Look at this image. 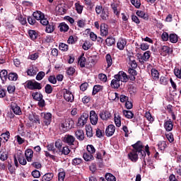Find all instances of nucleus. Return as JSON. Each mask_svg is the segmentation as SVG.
Returning <instances> with one entry per match:
<instances>
[{
	"label": "nucleus",
	"instance_id": "1",
	"mask_svg": "<svg viewBox=\"0 0 181 181\" xmlns=\"http://www.w3.org/2000/svg\"><path fill=\"white\" fill-rule=\"evenodd\" d=\"M132 147L133 149L129 151L127 157L131 162L135 163L138 162V159H139L138 155H139L140 158L141 156H145V151H144V148H145V146H144V143H142V141H138L134 144H132Z\"/></svg>",
	"mask_w": 181,
	"mask_h": 181
},
{
	"label": "nucleus",
	"instance_id": "2",
	"mask_svg": "<svg viewBox=\"0 0 181 181\" xmlns=\"http://www.w3.org/2000/svg\"><path fill=\"white\" fill-rule=\"evenodd\" d=\"M129 59V66L130 67L128 69L129 73V78L131 80V81H135L136 80V76H137L138 72L135 69L138 67V64L136 63V60H135L136 57L134 55H129L128 56Z\"/></svg>",
	"mask_w": 181,
	"mask_h": 181
},
{
	"label": "nucleus",
	"instance_id": "3",
	"mask_svg": "<svg viewBox=\"0 0 181 181\" xmlns=\"http://www.w3.org/2000/svg\"><path fill=\"white\" fill-rule=\"evenodd\" d=\"M95 12L97 15H100L102 21H108L110 18V11L107 8H103L102 5H97L95 6Z\"/></svg>",
	"mask_w": 181,
	"mask_h": 181
},
{
	"label": "nucleus",
	"instance_id": "4",
	"mask_svg": "<svg viewBox=\"0 0 181 181\" xmlns=\"http://www.w3.org/2000/svg\"><path fill=\"white\" fill-rule=\"evenodd\" d=\"M25 87L29 90H42V83L35 80H29L25 82Z\"/></svg>",
	"mask_w": 181,
	"mask_h": 181
},
{
	"label": "nucleus",
	"instance_id": "5",
	"mask_svg": "<svg viewBox=\"0 0 181 181\" xmlns=\"http://www.w3.org/2000/svg\"><path fill=\"white\" fill-rule=\"evenodd\" d=\"M88 121V113H83L78 119V127H84Z\"/></svg>",
	"mask_w": 181,
	"mask_h": 181
},
{
	"label": "nucleus",
	"instance_id": "6",
	"mask_svg": "<svg viewBox=\"0 0 181 181\" xmlns=\"http://www.w3.org/2000/svg\"><path fill=\"white\" fill-rule=\"evenodd\" d=\"M159 52L160 55L165 57V56H168V54H172V53H173V49L168 46L163 45L160 48Z\"/></svg>",
	"mask_w": 181,
	"mask_h": 181
},
{
	"label": "nucleus",
	"instance_id": "7",
	"mask_svg": "<svg viewBox=\"0 0 181 181\" xmlns=\"http://www.w3.org/2000/svg\"><path fill=\"white\" fill-rule=\"evenodd\" d=\"M110 86L115 90H118V88L121 86L119 76H117L116 74L114 76V79L112 80Z\"/></svg>",
	"mask_w": 181,
	"mask_h": 181
},
{
	"label": "nucleus",
	"instance_id": "8",
	"mask_svg": "<svg viewBox=\"0 0 181 181\" xmlns=\"http://www.w3.org/2000/svg\"><path fill=\"white\" fill-rule=\"evenodd\" d=\"M41 117L43 118V122L45 124V125H47V127L50 125V122H52V113L42 112Z\"/></svg>",
	"mask_w": 181,
	"mask_h": 181
},
{
	"label": "nucleus",
	"instance_id": "9",
	"mask_svg": "<svg viewBox=\"0 0 181 181\" xmlns=\"http://www.w3.org/2000/svg\"><path fill=\"white\" fill-rule=\"evenodd\" d=\"M56 11L59 13V15H64L69 11L68 4H60L56 7Z\"/></svg>",
	"mask_w": 181,
	"mask_h": 181
},
{
	"label": "nucleus",
	"instance_id": "10",
	"mask_svg": "<svg viewBox=\"0 0 181 181\" xmlns=\"http://www.w3.org/2000/svg\"><path fill=\"white\" fill-rule=\"evenodd\" d=\"M90 120L92 125H97L98 124V115L95 113V111L91 110L90 112Z\"/></svg>",
	"mask_w": 181,
	"mask_h": 181
},
{
	"label": "nucleus",
	"instance_id": "11",
	"mask_svg": "<svg viewBox=\"0 0 181 181\" xmlns=\"http://www.w3.org/2000/svg\"><path fill=\"white\" fill-rule=\"evenodd\" d=\"M115 132V126L114 124H109L105 129L106 136H112Z\"/></svg>",
	"mask_w": 181,
	"mask_h": 181
},
{
	"label": "nucleus",
	"instance_id": "12",
	"mask_svg": "<svg viewBox=\"0 0 181 181\" xmlns=\"http://www.w3.org/2000/svg\"><path fill=\"white\" fill-rule=\"evenodd\" d=\"M99 117L103 121H108L111 118V113L108 110H103L100 112Z\"/></svg>",
	"mask_w": 181,
	"mask_h": 181
},
{
	"label": "nucleus",
	"instance_id": "13",
	"mask_svg": "<svg viewBox=\"0 0 181 181\" xmlns=\"http://www.w3.org/2000/svg\"><path fill=\"white\" fill-rule=\"evenodd\" d=\"M110 7L113 11V13L116 15V16H119V10L118 9V8H119V3L114 1L111 3Z\"/></svg>",
	"mask_w": 181,
	"mask_h": 181
},
{
	"label": "nucleus",
	"instance_id": "14",
	"mask_svg": "<svg viewBox=\"0 0 181 181\" xmlns=\"http://www.w3.org/2000/svg\"><path fill=\"white\" fill-rule=\"evenodd\" d=\"M28 119L31 121L32 122H35L37 124H40V119L39 118V116L36 115V113L31 112L28 115Z\"/></svg>",
	"mask_w": 181,
	"mask_h": 181
},
{
	"label": "nucleus",
	"instance_id": "15",
	"mask_svg": "<svg viewBox=\"0 0 181 181\" xmlns=\"http://www.w3.org/2000/svg\"><path fill=\"white\" fill-rule=\"evenodd\" d=\"M125 46H127V39L120 38L117 43V49H119V50H124Z\"/></svg>",
	"mask_w": 181,
	"mask_h": 181
},
{
	"label": "nucleus",
	"instance_id": "16",
	"mask_svg": "<svg viewBox=\"0 0 181 181\" xmlns=\"http://www.w3.org/2000/svg\"><path fill=\"white\" fill-rule=\"evenodd\" d=\"M100 36H108V25L105 23L100 25Z\"/></svg>",
	"mask_w": 181,
	"mask_h": 181
},
{
	"label": "nucleus",
	"instance_id": "17",
	"mask_svg": "<svg viewBox=\"0 0 181 181\" xmlns=\"http://www.w3.org/2000/svg\"><path fill=\"white\" fill-rule=\"evenodd\" d=\"M164 128L167 132H170L173 129V122H172V119H170L164 122Z\"/></svg>",
	"mask_w": 181,
	"mask_h": 181
},
{
	"label": "nucleus",
	"instance_id": "18",
	"mask_svg": "<svg viewBox=\"0 0 181 181\" xmlns=\"http://www.w3.org/2000/svg\"><path fill=\"white\" fill-rule=\"evenodd\" d=\"M116 75L119 76V78L122 83H127L128 80H129V78H128V75H127V73L122 71H119V73Z\"/></svg>",
	"mask_w": 181,
	"mask_h": 181
},
{
	"label": "nucleus",
	"instance_id": "19",
	"mask_svg": "<svg viewBox=\"0 0 181 181\" xmlns=\"http://www.w3.org/2000/svg\"><path fill=\"white\" fill-rule=\"evenodd\" d=\"M11 109L13 111L14 114H16V115H21L22 114L21 107H19L16 103L11 104Z\"/></svg>",
	"mask_w": 181,
	"mask_h": 181
},
{
	"label": "nucleus",
	"instance_id": "20",
	"mask_svg": "<svg viewBox=\"0 0 181 181\" xmlns=\"http://www.w3.org/2000/svg\"><path fill=\"white\" fill-rule=\"evenodd\" d=\"M25 156L28 162H32V158H33V150L30 148H28L25 151Z\"/></svg>",
	"mask_w": 181,
	"mask_h": 181
},
{
	"label": "nucleus",
	"instance_id": "21",
	"mask_svg": "<svg viewBox=\"0 0 181 181\" xmlns=\"http://www.w3.org/2000/svg\"><path fill=\"white\" fill-rule=\"evenodd\" d=\"M86 63H87V59L84 57V54H82L78 58V64L81 69H84Z\"/></svg>",
	"mask_w": 181,
	"mask_h": 181
},
{
	"label": "nucleus",
	"instance_id": "22",
	"mask_svg": "<svg viewBox=\"0 0 181 181\" xmlns=\"http://www.w3.org/2000/svg\"><path fill=\"white\" fill-rule=\"evenodd\" d=\"M76 137L78 141H84V131L82 129H78L75 133Z\"/></svg>",
	"mask_w": 181,
	"mask_h": 181
},
{
	"label": "nucleus",
	"instance_id": "23",
	"mask_svg": "<svg viewBox=\"0 0 181 181\" xmlns=\"http://www.w3.org/2000/svg\"><path fill=\"white\" fill-rule=\"evenodd\" d=\"M54 177V174L52 173H48L44 175L42 177V181H52L53 180V177Z\"/></svg>",
	"mask_w": 181,
	"mask_h": 181
},
{
	"label": "nucleus",
	"instance_id": "24",
	"mask_svg": "<svg viewBox=\"0 0 181 181\" xmlns=\"http://www.w3.org/2000/svg\"><path fill=\"white\" fill-rule=\"evenodd\" d=\"M136 15H137V16H139V18H142V19H144V21H148L149 19V16H148L147 13L142 11H137L136 12Z\"/></svg>",
	"mask_w": 181,
	"mask_h": 181
},
{
	"label": "nucleus",
	"instance_id": "25",
	"mask_svg": "<svg viewBox=\"0 0 181 181\" xmlns=\"http://www.w3.org/2000/svg\"><path fill=\"white\" fill-rule=\"evenodd\" d=\"M83 158L86 162H91V160H94V156L90 153H84L83 154Z\"/></svg>",
	"mask_w": 181,
	"mask_h": 181
},
{
	"label": "nucleus",
	"instance_id": "26",
	"mask_svg": "<svg viewBox=\"0 0 181 181\" xmlns=\"http://www.w3.org/2000/svg\"><path fill=\"white\" fill-rule=\"evenodd\" d=\"M122 113L127 119H132L134 118V113L131 110H124Z\"/></svg>",
	"mask_w": 181,
	"mask_h": 181
},
{
	"label": "nucleus",
	"instance_id": "27",
	"mask_svg": "<svg viewBox=\"0 0 181 181\" xmlns=\"http://www.w3.org/2000/svg\"><path fill=\"white\" fill-rule=\"evenodd\" d=\"M32 97L35 101H39L43 98V95L40 92H34L32 93Z\"/></svg>",
	"mask_w": 181,
	"mask_h": 181
},
{
	"label": "nucleus",
	"instance_id": "28",
	"mask_svg": "<svg viewBox=\"0 0 181 181\" xmlns=\"http://www.w3.org/2000/svg\"><path fill=\"white\" fill-rule=\"evenodd\" d=\"M105 43L109 47L115 45V38L112 36L107 37L105 40Z\"/></svg>",
	"mask_w": 181,
	"mask_h": 181
},
{
	"label": "nucleus",
	"instance_id": "29",
	"mask_svg": "<svg viewBox=\"0 0 181 181\" xmlns=\"http://www.w3.org/2000/svg\"><path fill=\"white\" fill-rule=\"evenodd\" d=\"M33 16L37 21H40L41 18H45V14L40 11H35Z\"/></svg>",
	"mask_w": 181,
	"mask_h": 181
},
{
	"label": "nucleus",
	"instance_id": "30",
	"mask_svg": "<svg viewBox=\"0 0 181 181\" xmlns=\"http://www.w3.org/2000/svg\"><path fill=\"white\" fill-rule=\"evenodd\" d=\"M86 135L88 138H93V127L91 125H86Z\"/></svg>",
	"mask_w": 181,
	"mask_h": 181
},
{
	"label": "nucleus",
	"instance_id": "31",
	"mask_svg": "<svg viewBox=\"0 0 181 181\" xmlns=\"http://www.w3.org/2000/svg\"><path fill=\"white\" fill-rule=\"evenodd\" d=\"M105 60H106V63L107 64V68L110 69V67H111V66H112V57H111L110 54H106Z\"/></svg>",
	"mask_w": 181,
	"mask_h": 181
},
{
	"label": "nucleus",
	"instance_id": "32",
	"mask_svg": "<svg viewBox=\"0 0 181 181\" xmlns=\"http://www.w3.org/2000/svg\"><path fill=\"white\" fill-rule=\"evenodd\" d=\"M105 179L107 181H117V178L115 177V176L110 173H107L105 175Z\"/></svg>",
	"mask_w": 181,
	"mask_h": 181
},
{
	"label": "nucleus",
	"instance_id": "33",
	"mask_svg": "<svg viewBox=\"0 0 181 181\" xmlns=\"http://www.w3.org/2000/svg\"><path fill=\"white\" fill-rule=\"evenodd\" d=\"M151 76L153 80H159V71L156 69H151Z\"/></svg>",
	"mask_w": 181,
	"mask_h": 181
},
{
	"label": "nucleus",
	"instance_id": "34",
	"mask_svg": "<svg viewBox=\"0 0 181 181\" xmlns=\"http://www.w3.org/2000/svg\"><path fill=\"white\" fill-rule=\"evenodd\" d=\"M58 28L60 32H67L69 30V25L66 23H61Z\"/></svg>",
	"mask_w": 181,
	"mask_h": 181
},
{
	"label": "nucleus",
	"instance_id": "35",
	"mask_svg": "<svg viewBox=\"0 0 181 181\" xmlns=\"http://www.w3.org/2000/svg\"><path fill=\"white\" fill-rule=\"evenodd\" d=\"M77 40H78V37L76 35H71L69 37V45H75V43H77Z\"/></svg>",
	"mask_w": 181,
	"mask_h": 181
},
{
	"label": "nucleus",
	"instance_id": "36",
	"mask_svg": "<svg viewBox=\"0 0 181 181\" xmlns=\"http://www.w3.org/2000/svg\"><path fill=\"white\" fill-rule=\"evenodd\" d=\"M28 35L32 40H36V39H37V33L33 30H30L28 31Z\"/></svg>",
	"mask_w": 181,
	"mask_h": 181
},
{
	"label": "nucleus",
	"instance_id": "37",
	"mask_svg": "<svg viewBox=\"0 0 181 181\" xmlns=\"http://www.w3.org/2000/svg\"><path fill=\"white\" fill-rule=\"evenodd\" d=\"M10 81H16L18 80V74L16 73H10L8 75V78Z\"/></svg>",
	"mask_w": 181,
	"mask_h": 181
},
{
	"label": "nucleus",
	"instance_id": "38",
	"mask_svg": "<svg viewBox=\"0 0 181 181\" xmlns=\"http://www.w3.org/2000/svg\"><path fill=\"white\" fill-rule=\"evenodd\" d=\"M9 136H11V133H9V132H6L5 133L1 134L0 140L2 141V139H4L6 142H8Z\"/></svg>",
	"mask_w": 181,
	"mask_h": 181
},
{
	"label": "nucleus",
	"instance_id": "39",
	"mask_svg": "<svg viewBox=\"0 0 181 181\" xmlns=\"http://www.w3.org/2000/svg\"><path fill=\"white\" fill-rule=\"evenodd\" d=\"M95 135L97 138H103V136L105 135V132L104 131V129H100L98 128L96 129Z\"/></svg>",
	"mask_w": 181,
	"mask_h": 181
},
{
	"label": "nucleus",
	"instance_id": "40",
	"mask_svg": "<svg viewBox=\"0 0 181 181\" xmlns=\"http://www.w3.org/2000/svg\"><path fill=\"white\" fill-rule=\"evenodd\" d=\"M101 90H103V86H101L100 85L94 86L93 92H92L93 95H95V94H97V93H100V91H101Z\"/></svg>",
	"mask_w": 181,
	"mask_h": 181
},
{
	"label": "nucleus",
	"instance_id": "41",
	"mask_svg": "<svg viewBox=\"0 0 181 181\" xmlns=\"http://www.w3.org/2000/svg\"><path fill=\"white\" fill-rule=\"evenodd\" d=\"M144 153H146V155L147 154V156H148V158H146V161L147 162H151V151H149V146L146 145L145 146V148L144 150Z\"/></svg>",
	"mask_w": 181,
	"mask_h": 181
},
{
	"label": "nucleus",
	"instance_id": "42",
	"mask_svg": "<svg viewBox=\"0 0 181 181\" xmlns=\"http://www.w3.org/2000/svg\"><path fill=\"white\" fill-rule=\"evenodd\" d=\"M0 77L3 81L8 78V71L4 69L0 72Z\"/></svg>",
	"mask_w": 181,
	"mask_h": 181
},
{
	"label": "nucleus",
	"instance_id": "43",
	"mask_svg": "<svg viewBox=\"0 0 181 181\" xmlns=\"http://www.w3.org/2000/svg\"><path fill=\"white\" fill-rule=\"evenodd\" d=\"M169 40H170V42H171V43H177V40H178L177 35L170 34L169 35Z\"/></svg>",
	"mask_w": 181,
	"mask_h": 181
},
{
	"label": "nucleus",
	"instance_id": "44",
	"mask_svg": "<svg viewBox=\"0 0 181 181\" xmlns=\"http://www.w3.org/2000/svg\"><path fill=\"white\" fill-rule=\"evenodd\" d=\"M86 150L88 151V153H95V148L92 144H88L86 147Z\"/></svg>",
	"mask_w": 181,
	"mask_h": 181
},
{
	"label": "nucleus",
	"instance_id": "45",
	"mask_svg": "<svg viewBox=\"0 0 181 181\" xmlns=\"http://www.w3.org/2000/svg\"><path fill=\"white\" fill-rule=\"evenodd\" d=\"M75 8H76V11L78 13L81 14L83 13V6L80 5V4L78 3H76L75 4Z\"/></svg>",
	"mask_w": 181,
	"mask_h": 181
},
{
	"label": "nucleus",
	"instance_id": "46",
	"mask_svg": "<svg viewBox=\"0 0 181 181\" xmlns=\"http://www.w3.org/2000/svg\"><path fill=\"white\" fill-rule=\"evenodd\" d=\"M59 50H62V52H67V50L69 49V45L63 42L59 43Z\"/></svg>",
	"mask_w": 181,
	"mask_h": 181
},
{
	"label": "nucleus",
	"instance_id": "47",
	"mask_svg": "<svg viewBox=\"0 0 181 181\" xmlns=\"http://www.w3.org/2000/svg\"><path fill=\"white\" fill-rule=\"evenodd\" d=\"M45 90L46 94H52V93H53V88L50 84H47L45 87Z\"/></svg>",
	"mask_w": 181,
	"mask_h": 181
},
{
	"label": "nucleus",
	"instance_id": "48",
	"mask_svg": "<svg viewBox=\"0 0 181 181\" xmlns=\"http://www.w3.org/2000/svg\"><path fill=\"white\" fill-rule=\"evenodd\" d=\"M158 148L161 150V151H165V149H166L168 144H166V141H160L158 143Z\"/></svg>",
	"mask_w": 181,
	"mask_h": 181
},
{
	"label": "nucleus",
	"instance_id": "49",
	"mask_svg": "<svg viewBox=\"0 0 181 181\" xmlns=\"http://www.w3.org/2000/svg\"><path fill=\"white\" fill-rule=\"evenodd\" d=\"M141 57L144 58V62H148L151 57V51H146Z\"/></svg>",
	"mask_w": 181,
	"mask_h": 181
},
{
	"label": "nucleus",
	"instance_id": "50",
	"mask_svg": "<svg viewBox=\"0 0 181 181\" xmlns=\"http://www.w3.org/2000/svg\"><path fill=\"white\" fill-rule=\"evenodd\" d=\"M145 117L149 121V122H153L155 121L150 112H146Z\"/></svg>",
	"mask_w": 181,
	"mask_h": 181
},
{
	"label": "nucleus",
	"instance_id": "51",
	"mask_svg": "<svg viewBox=\"0 0 181 181\" xmlns=\"http://www.w3.org/2000/svg\"><path fill=\"white\" fill-rule=\"evenodd\" d=\"M83 162V159L80 158H75L72 160V165L74 166H77V165H80Z\"/></svg>",
	"mask_w": 181,
	"mask_h": 181
},
{
	"label": "nucleus",
	"instance_id": "52",
	"mask_svg": "<svg viewBox=\"0 0 181 181\" xmlns=\"http://www.w3.org/2000/svg\"><path fill=\"white\" fill-rule=\"evenodd\" d=\"M115 124L117 128H119L121 127V117L118 115L117 117H115Z\"/></svg>",
	"mask_w": 181,
	"mask_h": 181
},
{
	"label": "nucleus",
	"instance_id": "53",
	"mask_svg": "<svg viewBox=\"0 0 181 181\" xmlns=\"http://www.w3.org/2000/svg\"><path fill=\"white\" fill-rule=\"evenodd\" d=\"M45 76H46V74H45V72L43 71H40L37 76H36V80H37V81H40V80H43V77H45Z\"/></svg>",
	"mask_w": 181,
	"mask_h": 181
},
{
	"label": "nucleus",
	"instance_id": "54",
	"mask_svg": "<svg viewBox=\"0 0 181 181\" xmlns=\"http://www.w3.org/2000/svg\"><path fill=\"white\" fill-rule=\"evenodd\" d=\"M165 137L167 138L168 141L172 144L175 141V138L173 137V134L168 133L165 134Z\"/></svg>",
	"mask_w": 181,
	"mask_h": 181
},
{
	"label": "nucleus",
	"instance_id": "55",
	"mask_svg": "<svg viewBox=\"0 0 181 181\" xmlns=\"http://www.w3.org/2000/svg\"><path fill=\"white\" fill-rule=\"evenodd\" d=\"M28 76H36V70L33 69V67H31L28 69L27 71Z\"/></svg>",
	"mask_w": 181,
	"mask_h": 181
},
{
	"label": "nucleus",
	"instance_id": "56",
	"mask_svg": "<svg viewBox=\"0 0 181 181\" xmlns=\"http://www.w3.org/2000/svg\"><path fill=\"white\" fill-rule=\"evenodd\" d=\"M47 148L48 151L53 152V153H56V148H54V144L52 143L48 144Z\"/></svg>",
	"mask_w": 181,
	"mask_h": 181
},
{
	"label": "nucleus",
	"instance_id": "57",
	"mask_svg": "<svg viewBox=\"0 0 181 181\" xmlns=\"http://www.w3.org/2000/svg\"><path fill=\"white\" fill-rule=\"evenodd\" d=\"M18 160L20 165H26V163H28V162L25 159V157H23V156L18 157Z\"/></svg>",
	"mask_w": 181,
	"mask_h": 181
},
{
	"label": "nucleus",
	"instance_id": "58",
	"mask_svg": "<svg viewBox=\"0 0 181 181\" xmlns=\"http://www.w3.org/2000/svg\"><path fill=\"white\" fill-rule=\"evenodd\" d=\"M8 169L11 175H13L16 170L15 167L12 166V164H11L10 163H8Z\"/></svg>",
	"mask_w": 181,
	"mask_h": 181
},
{
	"label": "nucleus",
	"instance_id": "59",
	"mask_svg": "<svg viewBox=\"0 0 181 181\" xmlns=\"http://www.w3.org/2000/svg\"><path fill=\"white\" fill-rule=\"evenodd\" d=\"M31 166H33V168H35V169L42 168V164L37 161H34L33 163H32Z\"/></svg>",
	"mask_w": 181,
	"mask_h": 181
},
{
	"label": "nucleus",
	"instance_id": "60",
	"mask_svg": "<svg viewBox=\"0 0 181 181\" xmlns=\"http://www.w3.org/2000/svg\"><path fill=\"white\" fill-rule=\"evenodd\" d=\"M32 176H33L35 179H39V177H40V172L37 170H34L32 172Z\"/></svg>",
	"mask_w": 181,
	"mask_h": 181
},
{
	"label": "nucleus",
	"instance_id": "61",
	"mask_svg": "<svg viewBox=\"0 0 181 181\" xmlns=\"http://www.w3.org/2000/svg\"><path fill=\"white\" fill-rule=\"evenodd\" d=\"M0 159L3 162L8 159V154L5 152H0Z\"/></svg>",
	"mask_w": 181,
	"mask_h": 181
},
{
	"label": "nucleus",
	"instance_id": "62",
	"mask_svg": "<svg viewBox=\"0 0 181 181\" xmlns=\"http://www.w3.org/2000/svg\"><path fill=\"white\" fill-rule=\"evenodd\" d=\"M88 88V83L85 82L80 86V90L81 91H86Z\"/></svg>",
	"mask_w": 181,
	"mask_h": 181
},
{
	"label": "nucleus",
	"instance_id": "63",
	"mask_svg": "<svg viewBox=\"0 0 181 181\" xmlns=\"http://www.w3.org/2000/svg\"><path fill=\"white\" fill-rule=\"evenodd\" d=\"M78 28H84L86 26V20H79L78 21Z\"/></svg>",
	"mask_w": 181,
	"mask_h": 181
},
{
	"label": "nucleus",
	"instance_id": "64",
	"mask_svg": "<svg viewBox=\"0 0 181 181\" xmlns=\"http://www.w3.org/2000/svg\"><path fill=\"white\" fill-rule=\"evenodd\" d=\"M174 73L177 78H181V69H175Z\"/></svg>",
	"mask_w": 181,
	"mask_h": 181
}]
</instances>
